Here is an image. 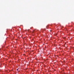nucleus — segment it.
Returning a JSON list of instances; mask_svg holds the SVG:
<instances>
[{
    "instance_id": "1",
    "label": "nucleus",
    "mask_w": 74,
    "mask_h": 74,
    "mask_svg": "<svg viewBox=\"0 0 74 74\" xmlns=\"http://www.w3.org/2000/svg\"><path fill=\"white\" fill-rule=\"evenodd\" d=\"M17 71H18V69H17Z\"/></svg>"
}]
</instances>
